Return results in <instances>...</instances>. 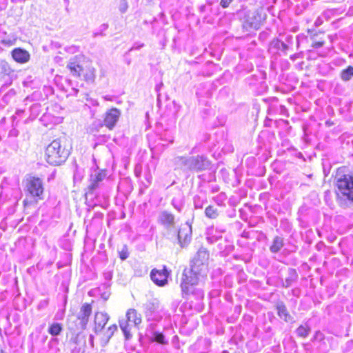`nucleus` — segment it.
<instances>
[{"label": "nucleus", "instance_id": "dca6fc26", "mask_svg": "<svg viewBox=\"0 0 353 353\" xmlns=\"http://www.w3.org/2000/svg\"><path fill=\"white\" fill-rule=\"evenodd\" d=\"M174 164L184 171H190V157L177 156L174 159Z\"/></svg>", "mask_w": 353, "mask_h": 353}, {"label": "nucleus", "instance_id": "37998d69", "mask_svg": "<svg viewBox=\"0 0 353 353\" xmlns=\"http://www.w3.org/2000/svg\"><path fill=\"white\" fill-rule=\"evenodd\" d=\"M89 343L92 347H94V336L92 334L89 336Z\"/></svg>", "mask_w": 353, "mask_h": 353}, {"label": "nucleus", "instance_id": "c9c22d12", "mask_svg": "<svg viewBox=\"0 0 353 353\" xmlns=\"http://www.w3.org/2000/svg\"><path fill=\"white\" fill-rule=\"evenodd\" d=\"M172 205H173V207L177 210L179 212H180L182 209V204L181 203H178L176 199H173L172 201Z\"/></svg>", "mask_w": 353, "mask_h": 353}, {"label": "nucleus", "instance_id": "cd10ccee", "mask_svg": "<svg viewBox=\"0 0 353 353\" xmlns=\"http://www.w3.org/2000/svg\"><path fill=\"white\" fill-rule=\"evenodd\" d=\"M152 339L161 344H165L166 341H165L164 335L161 332H154L152 334Z\"/></svg>", "mask_w": 353, "mask_h": 353}, {"label": "nucleus", "instance_id": "b1692460", "mask_svg": "<svg viewBox=\"0 0 353 353\" xmlns=\"http://www.w3.org/2000/svg\"><path fill=\"white\" fill-rule=\"evenodd\" d=\"M283 246V238L276 236L273 240L272 245L270 246V250L272 253L278 252Z\"/></svg>", "mask_w": 353, "mask_h": 353}, {"label": "nucleus", "instance_id": "09e8293b", "mask_svg": "<svg viewBox=\"0 0 353 353\" xmlns=\"http://www.w3.org/2000/svg\"><path fill=\"white\" fill-rule=\"evenodd\" d=\"M63 1H64V2H65L67 5H68V4H69V2H70V1H69V0H63Z\"/></svg>", "mask_w": 353, "mask_h": 353}, {"label": "nucleus", "instance_id": "a19ab883", "mask_svg": "<svg viewBox=\"0 0 353 353\" xmlns=\"http://www.w3.org/2000/svg\"><path fill=\"white\" fill-rule=\"evenodd\" d=\"M322 23H323V19L320 17H318L314 22V25L316 27L320 26Z\"/></svg>", "mask_w": 353, "mask_h": 353}, {"label": "nucleus", "instance_id": "f704fd0d", "mask_svg": "<svg viewBox=\"0 0 353 353\" xmlns=\"http://www.w3.org/2000/svg\"><path fill=\"white\" fill-rule=\"evenodd\" d=\"M128 255L126 247H124L122 250L119 252V257L121 260H125L128 257Z\"/></svg>", "mask_w": 353, "mask_h": 353}, {"label": "nucleus", "instance_id": "6e6552de", "mask_svg": "<svg viewBox=\"0 0 353 353\" xmlns=\"http://www.w3.org/2000/svg\"><path fill=\"white\" fill-rule=\"evenodd\" d=\"M121 112L120 110L112 108L108 110L103 117V125L109 130H112L118 122Z\"/></svg>", "mask_w": 353, "mask_h": 353}, {"label": "nucleus", "instance_id": "3c124183", "mask_svg": "<svg viewBox=\"0 0 353 353\" xmlns=\"http://www.w3.org/2000/svg\"><path fill=\"white\" fill-rule=\"evenodd\" d=\"M23 203H24V205H27V200H26V199H25V200L23 201Z\"/></svg>", "mask_w": 353, "mask_h": 353}, {"label": "nucleus", "instance_id": "7c9ffc66", "mask_svg": "<svg viewBox=\"0 0 353 353\" xmlns=\"http://www.w3.org/2000/svg\"><path fill=\"white\" fill-rule=\"evenodd\" d=\"M85 80L88 82H93L95 79V70L94 68L90 69L88 73L85 74Z\"/></svg>", "mask_w": 353, "mask_h": 353}, {"label": "nucleus", "instance_id": "2eb2a0df", "mask_svg": "<svg viewBox=\"0 0 353 353\" xmlns=\"http://www.w3.org/2000/svg\"><path fill=\"white\" fill-rule=\"evenodd\" d=\"M12 57L16 62L19 63H26L29 61L30 54L27 50L17 48L12 50Z\"/></svg>", "mask_w": 353, "mask_h": 353}, {"label": "nucleus", "instance_id": "c756f323", "mask_svg": "<svg viewBox=\"0 0 353 353\" xmlns=\"http://www.w3.org/2000/svg\"><path fill=\"white\" fill-rule=\"evenodd\" d=\"M117 330V326L116 325H112L108 328L107 331L105 332V336L107 338L106 342L110 340Z\"/></svg>", "mask_w": 353, "mask_h": 353}, {"label": "nucleus", "instance_id": "72a5a7b5", "mask_svg": "<svg viewBox=\"0 0 353 353\" xmlns=\"http://www.w3.org/2000/svg\"><path fill=\"white\" fill-rule=\"evenodd\" d=\"M203 201L201 199L200 196H195L194 197V208L197 209H201L203 208Z\"/></svg>", "mask_w": 353, "mask_h": 353}, {"label": "nucleus", "instance_id": "c85d7f7f", "mask_svg": "<svg viewBox=\"0 0 353 353\" xmlns=\"http://www.w3.org/2000/svg\"><path fill=\"white\" fill-rule=\"evenodd\" d=\"M227 199V196L225 195V193H220L219 194H218L217 196H216L215 197H214V201L219 205H223V203L225 202V201Z\"/></svg>", "mask_w": 353, "mask_h": 353}, {"label": "nucleus", "instance_id": "de8ad7c7", "mask_svg": "<svg viewBox=\"0 0 353 353\" xmlns=\"http://www.w3.org/2000/svg\"><path fill=\"white\" fill-rule=\"evenodd\" d=\"M0 353H8V352H7L6 351H5V350H3V349H1V350H0Z\"/></svg>", "mask_w": 353, "mask_h": 353}, {"label": "nucleus", "instance_id": "ddd939ff", "mask_svg": "<svg viewBox=\"0 0 353 353\" xmlns=\"http://www.w3.org/2000/svg\"><path fill=\"white\" fill-rule=\"evenodd\" d=\"M81 59V57L75 56L71 58L67 64V68L74 77H79L83 70V68L80 64Z\"/></svg>", "mask_w": 353, "mask_h": 353}, {"label": "nucleus", "instance_id": "603ef678", "mask_svg": "<svg viewBox=\"0 0 353 353\" xmlns=\"http://www.w3.org/2000/svg\"><path fill=\"white\" fill-rule=\"evenodd\" d=\"M72 48L74 49L75 50H77V48L76 46L72 47Z\"/></svg>", "mask_w": 353, "mask_h": 353}, {"label": "nucleus", "instance_id": "20e7f679", "mask_svg": "<svg viewBox=\"0 0 353 353\" xmlns=\"http://www.w3.org/2000/svg\"><path fill=\"white\" fill-rule=\"evenodd\" d=\"M92 305L89 303H83L80 307L77 316H70L68 320V328L76 331L85 330L92 314Z\"/></svg>", "mask_w": 353, "mask_h": 353}, {"label": "nucleus", "instance_id": "9d476101", "mask_svg": "<svg viewBox=\"0 0 353 353\" xmlns=\"http://www.w3.org/2000/svg\"><path fill=\"white\" fill-rule=\"evenodd\" d=\"M158 221L168 230L174 228L176 223L174 215L167 210H163L159 213Z\"/></svg>", "mask_w": 353, "mask_h": 353}, {"label": "nucleus", "instance_id": "473e14b6", "mask_svg": "<svg viewBox=\"0 0 353 353\" xmlns=\"http://www.w3.org/2000/svg\"><path fill=\"white\" fill-rule=\"evenodd\" d=\"M102 288L105 290V291L103 292H101V294H100L101 297L104 301H107L109 299L110 295V288H109V286H108L106 285H103L102 286Z\"/></svg>", "mask_w": 353, "mask_h": 353}, {"label": "nucleus", "instance_id": "6ab92c4d", "mask_svg": "<svg viewBox=\"0 0 353 353\" xmlns=\"http://www.w3.org/2000/svg\"><path fill=\"white\" fill-rule=\"evenodd\" d=\"M277 314L281 319H283L286 322H290L292 320V316L288 313L285 305L283 303H279L276 306Z\"/></svg>", "mask_w": 353, "mask_h": 353}, {"label": "nucleus", "instance_id": "c03bdc74", "mask_svg": "<svg viewBox=\"0 0 353 353\" xmlns=\"http://www.w3.org/2000/svg\"><path fill=\"white\" fill-rule=\"evenodd\" d=\"M145 305H146V308H148L149 310H152V307L153 306V305L151 304L150 303H147Z\"/></svg>", "mask_w": 353, "mask_h": 353}, {"label": "nucleus", "instance_id": "4468645a", "mask_svg": "<svg viewBox=\"0 0 353 353\" xmlns=\"http://www.w3.org/2000/svg\"><path fill=\"white\" fill-rule=\"evenodd\" d=\"M191 232V226L188 224H185L179 230L177 238L181 247H184L190 241Z\"/></svg>", "mask_w": 353, "mask_h": 353}, {"label": "nucleus", "instance_id": "e433bc0d", "mask_svg": "<svg viewBox=\"0 0 353 353\" xmlns=\"http://www.w3.org/2000/svg\"><path fill=\"white\" fill-rule=\"evenodd\" d=\"M233 0H221L220 5L223 8H228Z\"/></svg>", "mask_w": 353, "mask_h": 353}, {"label": "nucleus", "instance_id": "39448f33", "mask_svg": "<svg viewBox=\"0 0 353 353\" xmlns=\"http://www.w3.org/2000/svg\"><path fill=\"white\" fill-rule=\"evenodd\" d=\"M243 28L250 31L258 29L261 24V16L255 10H243L241 12Z\"/></svg>", "mask_w": 353, "mask_h": 353}, {"label": "nucleus", "instance_id": "ea45409f", "mask_svg": "<svg viewBox=\"0 0 353 353\" xmlns=\"http://www.w3.org/2000/svg\"><path fill=\"white\" fill-rule=\"evenodd\" d=\"M324 45L323 41H316L312 44V47L314 48H319Z\"/></svg>", "mask_w": 353, "mask_h": 353}, {"label": "nucleus", "instance_id": "4be33fe9", "mask_svg": "<svg viewBox=\"0 0 353 353\" xmlns=\"http://www.w3.org/2000/svg\"><path fill=\"white\" fill-rule=\"evenodd\" d=\"M62 330H63V326L61 323H52V324H50L49 325L48 332L50 335H52L53 336H57L61 334Z\"/></svg>", "mask_w": 353, "mask_h": 353}, {"label": "nucleus", "instance_id": "412c9836", "mask_svg": "<svg viewBox=\"0 0 353 353\" xmlns=\"http://www.w3.org/2000/svg\"><path fill=\"white\" fill-rule=\"evenodd\" d=\"M132 324L128 321V319H122L119 321V326L123 331L126 339L131 337L130 330Z\"/></svg>", "mask_w": 353, "mask_h": 353}, {"label": "nucleus", "instance_id": "f257e3e1", "mask_svg": "<svg viewBox=\"0 0 353 353\" xmlns=\"http://www.w3.org/2000/svg\"><path fill=\"white\" fill-rule=\"evenodd\" d=\"M209 253L205 248H200L192 261L191 268L185 269L182 275L181 287L185 294L192 292V287L207 275Z\"/></svg>", "mask_w": 353, "mask_h": 353}, {"label": "nucleus", "instance_id": "a18cd8bd", "mask_svg": "<svg viewBox=\"0 0 353 353\" xmlns=\"http://www.w3.org/2000/svg\"><path fill=\"white\" fill-rule=\"evenodd\" d=\"M296 54H293L290 57V59L293 61H294L296 59Z\"/></svg>", "mask_w": 353, "mask_h": 353}, {"label": "nucleus", "instance_id": "49530a36", "mask_svg": "<svg viewBox=\"0 0 353 353\" xmlns=\"http://www.w3.org/2000/svg\"><path fill=\"white\" fill-rule=\"evenodd\" d=\"M103 98H104L105 100H107V101L110 100V97H108V96H105Z\"/></svg>", "mask_w": 353, "mask_h": 353}, {"label": "nucleus", "instance_id": "f8f14e48", "mask_svg": "<svg viewBox=\"0 0 353 353\" xmlns=\"http://www.w3.org/2000/svg\"><path fill=\"white\" fill-rule=\"evenodd\" d=\"M110 317L107 313L98 312L94 315V331L96 334H98L104 328L107 324Z\"/></svg>", "mask_w": 353, "mask_h": 353}, {"label": "nucleus", "instance_id": "423d86ee", "mask_svg": "<svg viewBox=\"0 0 353 353\" xmlns=\"http://www.w3.org/2000/svg\"><path fill=\"white\" fill-rule=\"evenodd\" d=\"M26 189L31 196L41 199L43 192L41 179L35 176H30L27 179Z\"/></svg>", "mask_w": 353, "mask_h": 353}, {"label": "nucleus", "instance_id": "9b49d317", "mask_svg": "<svg viewBox=\"0 0 353 353\" xmlns=\"http://www.w3.org/2000/svg\"><path fill=\"white\" fill-rule=\"evenodd\" d=\"M105 170L95 171L90 176V184L88 186L89 194H93L94 191L99 186V183L105 178Z\"/></svg>", "mask_w": 353, "mask_h": 353}, {"label": "nucleus", "instance_id": "f3484780", "mask_svg": "<svg viewBox=\"0 0 353 353\" xmlns=\"http://www.w3.org/2000/svg\"><path fill=\"white\" fill-rule=\"evenodd\" d=\"M125 318L132 325L137 326L141 323V315L134 309H129L126 312Z\"/></svg>", "mask_w": 353, "mask_h": 353}, {"label": "nucleus", "instance_id": "aec40b11", "mask_svg": "<svg viewBox=\"0 0 353 353\" xmlns=\"http://www.w3.org/2000/svg\"><path fill=\"white\" fill-rule=\"evenodd\" d=\"M225 230H217L214 229H210L208 230V237L207 239L208 242L210 243H213L218 241L219 239H221L222 237V233H223Z\"/></svg>", "mask_w": 353, "mask_h": 353}, {"label": "nucleus", "instance_id": "4c0bfd02", "mask_svg": "<svg viewBox=\"0 0 353 353\" xmlns=\"http://www.w3.org/2000/svg\"><path fill=\"white\" fill-rule=\"evenodd\" d=\"M143 46H144V44L141 43H139V42L134 43L133 46L130 48V51H132L133 50H139L142 47H143Z\"/></svg>", "mask_w": 353, "mask_h": 353}, {"label": "nucleus", "instance_id": "1a4fd4ad", "mask_svg": "<svg viewBox=\"0 0 353 353\" xmlns=\"http://www.w3.org/2000/svg\"><path fill=\"white\" fill-rule=\"evenodd\" d=\"M169 272L166 267L163 266L162 270L153 269L150 273V277L152 281L159 286H163L168 283Z\"/></svg>", "mask_w": 353, "mask_h": 353}, {"label": "nucleus", "instance_id": "f03ea898", "mask_svg": "<svg viewBox=\"0 0 353 353\" xmlns=\"http://www.w3.org/2000/svg\"><path fill=\"white\" fill-rule=\"evenodd\" d=\"M70 155V150L66 148L65 141L57 139L52 141L46 149V159L53 165L64 163Z\"/></svg>", "mask_w": 353, "mask_h": 353}, {"label": "nucleus", "instance_id": "2f4dec72", "mask_svg": "<svg viewBox=\"0 0 353 353\" xmlns=\"http://www.w3.org/2000/svg\"><path fill=\"white\" fill-rule=\"evenodd\" d=\"M128 9V3L127 0H121L119 5V10L121 13L123 14L127 12Z\"/></svg>", "mask_w": 353, "mask_h": 353}, {"label": "nucleus", "instance_id": "58836bf2", "mask_svg": "<svg viewBox=\"0 0 353 353\" xmlns=\"http://www.w3.org/2000/svg\"><path fill=\"white\" fill-rule=\"evenodd\" d=\"M108 28V25L107 23H103L102 25H101L100 26V30H101V32L100 33H94V37L97 36L98 34H100V35H102V32L106 30Z\"/></svg>", "mask_w": 353, "mask_h": 353}, {"label": "nucleus", "instance_id": "a878e982", "mask_svg": "<svg viewBox=\"0 0 353 353\" xmlns=\"http://www.w3.org/2000/svg\"><path fill=\"white\" fill-rule=\"evenodd\" d=\"M341 78L344 81H350L353 77V67L348 66L346 69L343 70L341 72Z\"/></svg>", "mask_w": 353, "mask_h": 353}, {"label": "nucleus", "instance_id": "0eeeda50", "mask_svg": "<svg viewBox=\"0 0 353 353\" xmlns=\"http://www.w3.org/2000/svg\"><path fill=\"white\" fill-rule=\"evenodd\" d=\"M210 167V161L203 155L190 157V171L201 172L205 170Z\"/></svg>", "mask_w": 353, "mask_h": 353}, {"label": "nucleus", "instance_id": "79ce46f5", "mask_svg": "<svg viewBox=\"0 0 353 353\" xmlns=\"http://www.w3.org/2000/svg\"><path fill=\"white\" fill-rule=\"evenodd\" d=\"M278 43H280L282 50L285 51V50H287L288 49V46L286 43H285L284 42H283V41H281V42L278 41Z\"/></svg>", "mask_w": 353, "mask_h": 353}, {"label": "nucleus", "instance_id": "7ed1b4c3", "mask_svg": "<svg viewBox=\"0 0 353 353\" xmlns=\"http://www.w3.org/2000/svg\"><path fill=\"white\" fill-rule=\"evenodd\" d=\"M336 193L339 201L347 199L353 201V176L339 169L336 175Z\"/></svg>", "mask_w": 353, "mask_h": 353}, {"label": "nucleus", "instance_id": "5701e85b", "mask_svg": "<svg viewBox=\"0 0 353 353\" xmlns=\"http://www.w3.org/2000/svg\"><path fill=\"white\" fill-rule=\"evenodd\" d=\"M13 72L10 64L5 60H0V76H9Z\"/></svg>", "mask_w": 353, "mask_h": 353}, {"label": "nucleus", "instance_id": "393cba45", "mask_svg": "<svg viewBox=\"0 0 353 353\" xmlns=\"http://www.w3.org/2000/svg\"><path fill=\"white\" fill-rule=\"evenodd\" d=\"M219 210L214 205H208L205 210V216L211 219H215L219 216Z\"/></svg>", "mask_w": 353, "mask_h": 353}, {"label": "nucleus", "instance_id": "bb28decb", "mask_svg": "<svg viewBox=\"0 0 353 353\" xmlns=\"http://www.w3.org/2000/svg\"><path fill=\"white\" fill-rule=\"evenodd\" d=\"M299 336L306 337L309 334L310 328L303 325H300L296 330Z\"/></svg>", "mask_w": 353, "mask_h": 353}, {"label": "nucleus", "instance_id": "8fccbe9b", "mask_svg": "<svg viewBox=\"0 0 353 353\" xmlns=\"http://www.w3.org/2000/svg\"><path fill=\"white\" fill-rule=\"evenodd\" d=\"M161 85H162V84H161L160 85H157V86L156 87V90H157V91H158V90H159V89L160 88V86H161Z\"/></svg>", "mask_w": 353, "mask_h": 353}, {"label": "nucleus", "instance_id": "a211bd4d", "mask_svg": "<svg viewBox=\"0 0 353 353\" xmlns=\"http://www.w3.org/2000/svg\"><path fill=\"white\" fill-rule=\"evenodd\" d=\"M298 279V274L295 269L290 268L288 270V276L285 278V281L283 283V286L285 288L291 286Z\"/></svg>", "mask_w": 353, "mask_h": 353}]
</instances>
